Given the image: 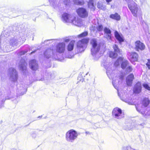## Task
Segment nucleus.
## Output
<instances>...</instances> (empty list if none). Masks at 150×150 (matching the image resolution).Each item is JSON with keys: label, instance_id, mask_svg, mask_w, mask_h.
<instances>
[{"label": "nucleus", "instance_id": "nucleus-1", "mask_svg": "<svg viewBox=\"0 0 150 150\" xmlns=\"http://www.w3.org/2000/svg\"><path fill=\"white\" fill-rule=\"evenodd\" d=\"M9 35V34L7 30L3 32L0 36V52H8L13 50L23 44L25 39L24 38H19L18 39L16 37H14L11 39L9 41V45L4 41Z\"/></svg>", "mask_w": 150, "mask_h": 150}, {"label": "nucleus", "instance_id": "nucleus-2", "mask_svg": "<svg viewBox=\"0 0 150 150\" xmlns=\"http://www.w3.org/2000/svg\"><path fill=\"white\" fill-rule=\"evenodd\" d=\"M66 45L64 42H59L57 44L55 47H53L52 49V53L51 54L48 55L47 57H49L52 56L55 59H59V54L63 53L65 50Z\"/></svg>", "mask_w": 150, "mask_h": 150}, {"label": "nucleus", "instance_id": "nucleus-3", "mask_svg": "<svg viewBox=\"0 0 150 150\" xmlns=\"http://www.w3.org/2000/svg\"><path fill=\"white\" fill-rule=\"evenodd\" d=\"M91 43L92 46L91 49L92 55L96 58H99L101 56L99 54L100 47V45L97 43V40L95 39L91 40Z\"/></svg>", "mask_w": 150, "mask_h": 150}, {"label": "nucleus", "instance_id": "nucleus-4", "mask_svg": "<svg viewBox=\"0 0 150 150\" xmlns=\"http://www.w3.org/2000/svg\"><path fill=\"white\" fill-rule=\"evenodd\" d=\"M109 57L112 59V52L110 51L109 53ZM112 59L110 62L104 63L103 65L106 69V73L107 75L110 80H112Z\"/></svg>", "mask_w": 150, "mask_h": 150}, {"label": "nucleus", "instance_id": "nucleus-5", "mask_svg": "<svg viewBox=\"0 0 150 150\" xmlns=\"http://www.w3.org/2000/svg\"><path fill=\"white\" fill-rule=\"evenodd\" d=\"M78 135V133L76 131L70 129L66 133L65 139L68 142L73 143L76 139Z\"/></svg>", "mask_w": 150, "mask_h": 150}, {"label": "nucleus", "instance_id": "nucleus-6", "mask_svg": "<svg viewBox=\"0 0 150 150\" xmlns=\"http://www.w3.org/2000/svg\"><path fill=\"white\" fill-rule=\"evenodd\" d=\"M125 0L127 3L128 8L133 16L137 17V13L138 10L137 4L132 0Z\"/></svg>", "mask_w": 150, "mask_h": 150}, {"label": "nucleus", "instance_id": "nucleus-7", "mask_svg": "<svg viewBox=\"0 0 150 150\" xmlns=\"http://www.w3.org/2000/svg\"><path fill=\"white\" fill-rule=\"evenodd\" d=\"M88 39L84 38L78 42L77 44V51L78 52H83L86 47Z\"/></svg>", "mask_w": 150, "mask_h": 150}, {"label": "nucleus", "instance_id": "nucleus-8", "mask_svg": "<svg viewBox=\"0 0 150 150\" xmlns=\"http://www.w3.org/2000/svg\"><path fill=\"white\" fill-rule=\"evenodd\" d=\"M8 75L9 77L10 80L13 83L17 82L18 75L17 71L15 69L10 68L8 71Z\"/></svg>", "mask_w": 150, "mask_h": 150}, {"label": "nucleus", "instance_id": "nucleus-9", "mask_svg": "<svg viewBox=\"0 0 150 150\" xmlns=\"http://www.w3.org/2000/svg\"><path fill=\"white\" fill-rule=\"evenodd\" d=\"M75 17L73 15L69 14L67 13H64L62 16V21L65 23H71L72 19H74Z\"/></svg>", "mask_w": 150, "mask_h": 150}, {"label": "nucleus", "instance_id": "nucleus-10", "mask_svg": "<svg viewBox=\"0 0 150 150\" xmlns=\"http://www.w3.org/2000/svg\"><path fill=\"white\" fill-rule=\"evenodd\" d=\"M115 117L118 119H121L124 117V114L122 112V110L118 108H116L113 109Z\"/></svg>", "mask_w": 150, "mask_h": 150}, {"label": "nucleus", "instance_id": "nucleus-11", "mask_svg": "<svg viewBox=\"0 0 150 150\" xmlns=\"http://www.w3.org/2000/svg\"><path fill=\"white\" fill-rule=\"evenodd\" d=\"M78 15L82 18L87 17L88 15V12L86 9L83 8H80L76 10Z\"/></svg>", "mask_w": 150, "mask_h": 150}, {"label": "nucleus", "instance_id": "nucleus-12", "mask_svg": "<svg viewBox=\"0 0 150 150\" xmlns=\"http://www.w3.org/2000/svg\"><path fill=\"white\" fill-rule=\"evenodd\" d=\"M128 55V59L132 63L138 61L139 56L136 52H129Z\"/></svg>", "mask_w": 150, "mask_h": 150}, {"label": "nucleus", "instance_id": "nucleus-13", "mask_svg": "<svg viewBox=\"0 0 150 150\" xmlns=\"http://www.w3.org/2000/svg\"><path fill=\"white\" fill-rule=\"evenodd\" d=\"M17 63H18L19 67L20 70L23 71L26 70L27 64L25 63L24 59L21 58L19 61H17Z\"/></svg>", "mask_w": 150, "mask_h": 150}, {"label": "nucleus", "instance_id": "nucleus-14", "mask_svg": "<svg viewBox=\"0 0 150 150\" xmlns=\"http://www.w3.org/2000/svg\"><path fill=\"white\" fill-rule=\"evenodd\" d=\"M142 84L140 82H138L134 85L133 89V91L134 93L138 94L142 91Z\"/></svg>", "mask_w": 150, "mask_h": 150}, {"label": "nucleus", "instance_id": "nucleus-15", "mask_svg": "<svg viewBox=\"0 0 150 150\" xmlns=\"http://www.w3.org/2000/svg\"><path fill=\"white\" fill-rule=\"evenodd\" d=\"M135 49L138 51H143L145 48V46L144 43L140 41H137L135 42Z\"/></svg>", "mask_w": 150, "mask_h": 150}, {"label": "nucleus", "instance_id": "nucleus-16", "mask_svg": "<svg viewBox=\"0 0 150 150\" xmlns=\"http://www.w3.org/2000/svg\"><path fill=\"white\" fill-rule=\"evenodd\" d=\"M114 35L116 40L118 41L119 43L121 45L122 42L124 40V38L122 35L119 33L117 31H115L114 32Z\"/></svg>", "mask_w": 150, "mask_h": 150}, {"label": "nucleus", "instance_id": "nucleus-17", "mask_svg": "<svg viewBox=\"0 0 150 150\" xmlns=\"http://www.w3.org/2000/svg\"><path fill=\"white\" fill-rule=\"evenodd\" d=\"M30 68L33 70L36 71L38 68V64L36 60L33 59L31 60L29 63Z\"/></svg>", "mask_w": 150, "mask_h": 150}, {"label": "nucleus", "instance_id": "nucleus-18", "mask_svg": "<svg viewBox=\"0 0 150 150\" xmlns=\"http://www.w3.org/2000/svg\"><path fill=\"white\" fill-rule=\"evenodd\" d=\"M129 120H128L125 122V125H124L123 128L126 130L128 131L131 130L134 127L133 125H132L131 123L129 122Z\"/></svg>", "mask_w": 150, "mask_h": 150}, {"label": "nucleus", "instance_id": "nucleus-19", "mask_svg": "<svg viewBox=\"0 0 150 150\" xmlns=\"http://www.w3.org/2000/svg\"><path fill=\"white\" fill-rule=\"evenodd\" d=\"M134 79V76L132 74L128 75L126 79V83L127 85L129 86H131L133 80Z\"/></svg>", "mask_w": 150, "mask_h": 150}, {"label": "nucleus", "instance_id": "nucleus-20", "mask_svg": "<svg viewBox=\"0 0 150 150\" xmlns=\"http://www.w3.org/2000/svg\"><path fill=\"white\" fill-rule=\"evenodd\" d=\"M113 49H114V52H113V58L116 57L118 54H120V50L116 44H115L114 46H113Z\"/></svg>", "mask_w": 150, "mask_h": 150}, {"label": "nucleus", "instance_id": "nucleus-21", "mask_svg": "<svg viewBox=\"0 0 150 150\" xmlns=\"http://www.w3.org/2000/svg\"><path fill=\"white\" fill-rule=\"evenodd\" d=\"M71 23H72L75 25L79 26H81L82 24V21L81 20L80 18H77L76 19L75 17L74 19H72V21L71 22Z\"/></svg>", "mask_w": 150, "mask_h": 150}, {"label": "nucleus", "instance_id": "nucleus-22", "mask_svg": "<svg viewBox=\"0 0 150 150\" xmlns=\"http://www.w3.org/2000/svg\"><path fill=\"white\" fill-rule=\"evenodd\" d=\"M104 31L105 34H106V38L108 40H111V31L110 30L107 28H105L104 29Z\"/></svg>", "mask_w": 150, "mask_h": 150}, {"label": "nucleus", "instance_id": "nucleus-23", "mask_svg": "<svg viewBox=\"0 0 150 150\" xmlns=\"http://www.w3.org/2000/svg\"><path fill=\"white\" fill-rule=\"evenodd\" d=\"M52 48H53V47H52L50 48H48L45 52L44 53V55L46 58H49L51 57L52 58L54 59V58L52 57V56H51L49 57H47V56H48L49 55H50V54H51V53H52Z\"/></svg>", "mask_w": 150, "mask_h": 150}, {"label": "nucleus", "instance_id": "nucleus-24", "mask_svg": "<svg viewBox=\"0 0 150 150\" xmlns=\"http://www.w3.org/2000/svg\"><path fill=\"white\" fill-rule=\"evenodd\" d=\"M88 73V72L86 74L84 73L83 72H81L78 76V80L80 81L83 82L84 80V77H85V75H87Z\"/></svg>", "mask_w": 150, "mask_h": 150}, {"label": "nucleus", "instance_id": "nucleus-25", "mask_svg": "<svg viewBox=\"0 0 150 150\" xmlns=\"http://www.w3.org/2000/svg\"><path fill=\"white\" fill-rule=\"evenodd\" d=\"M88 6L91 10L94 11L95 10V7L94 6L93 0H90L88 3Z\"/></svg>", "mask_w": 150, "mask_h": 150}, {"label": "nucleus", "instance_id": "nucleus-26", "mask_svg": "<svg viewBox=\"0 0 150 150\" xmlns=\"http://www.w3.org/2000/svg\"><path fill=\"white\" fill-rule=\"evenodd\" d=\"M75 41H71L67 46V50L68 51H71L74 49V46Z\"/></svg>", "mask_w": 150, "mask_h": 150}, {"label": "nucleus", "instance_id": "nucleus-27", "mask_svg": "<svg viewBox=\"0 0 150 150\" xmlns=\"http://www.w3.org/2000/svg\"><path fill=\"white\" fill-rule=\"evenodd\" d=\"M129 64V62L127 60H124L122 61V62L121 66L122 68L123 69H125L127 66Z\"/></svg>", "mask_w": 150, "mask_h": 150}, {"label": "nucleus", "instance_id": "nucleus-28", "mask_svg": "<svg viewBox=\"0 0 150 150\" xmlns=\"http://www.w3.org/2000/svg\"><path fill=\"white\" fill-rule=\"evenodd\" d=\"M121 19V16L118 13H115L113 14V19L117 21H119Z\"/></svg>", "mask_w": 150, "mask_h": 150}, {"label": "nucleus", "instance_id": "nucleus-29", "mask_svg": "<svg viewBox=\"0 0 150 150\" xmlns=\"http://www.w3.org/2000/svg\"><path fill=\"white\" fill-rule=\"evenodd\" d=\"M150 101L148 98H144L143 102V105L145 107H147L149 104Z\"/></svg>", "mask_w": 150, "mask_h": 150}, {"label": "nucleus", "instance_id": "nucleus-30", "mask_svg": "<svg viewBox=\"0 0 150 150\" xmlns=\"http://www.w3.org/2000/svg\"><path fill=\"white\" fill-rule=\"evenodd\" d=\"M122 60V57H119L115 62L114 65L116 67L119 66Z\"/></svg>", "mask_w": 150, "mask_h": 150}, {"label": "nucleus", "instance_id": "nucleus-31", "mask_svg": "<svg viewBox=\"0 0 150 150\" xmlns=\"http://www.w3.org/2000/svg\"><path fill=\"white\" fill-rule=\"evenodd\" d=\"M74 3L77 5H82L84 4V1L83 0H74Z\"/></svg>", "mask_w": 150, "mask_h": 150}, {"label": "nucleus", "instance_id": "nucleus-32", "mask_svg": "<svg viewBox=\"0 0 150 150\" xmlns=\"http://www.w3.org/2000/svg\"><path fill=\"white\" fill-rule=\"evenodd\" d=\"M88 32H84L81 34L79 35L78 36V38H82L87 36L88 35Z\"/></svg>", "mask_w": 150, "mask_h": 150}, {"label": "nucleus", "instance_id": "nucleus-33", "mask_svg": "<svg viewBox=\"0 0 150 150\" xmlns=\"http://www.w3.org/2000/svg\"><path fill=\"white\" fill-rule=\"evenodd\" d=\"M122 150H135L134 149L132 148L130 146H125L122 148Z\"/></svg>", "mask_w": 150, "mask_h": 150}, {"label": "nucleus", "instance_id": "nucleus-34", "mask_svg": "<svg viewBox=\"0 0 150 150\" xmlns=\"http://www.w3.org/2000/svg\"><path fill=\"white\" fill-rule=\"evenodd\" d=\"M19 89L20 91H21V92L20 93H19L20 95H22L24 94V92L26 91L25 88H24L23 86L22 87V88H21Z\"/></svg>", "mask_w": 150, "mask_h": 150}, {"label": "nucleus", "instance_id": "nucleus-35", "mask_svg": "<svg viewBox=\"0 0 150 150\" xmlns=\"http://www.w3.org/2000/svg\"><path fill=\"white\" fill-rule=\"evenodd\" d=\"M97 30L99 31H101L103 30V27L102 25H98L97 27Z\"/></svg>", "mask_w": 150, "mask_h": 150}, {"label": "nucleus", "instance_id": "nucleus-36", "mask_svg": "<svg viewBox=\"0 0 150 150\" xmlns=\"http://www.w3.org/2000/svg\"><path fill=\"white\" fill-rule=\"evenodd\" d=\"M142 86L145 89L149 91H150V87L147 84L143 83L142 84Z\"/></svg>", "mask_w": 150, "mask_h": 150}, {"label": "nucleus", "instance_id": "nucleus-37", "mask_svg": "<svg viewBox=\"0 0 150 150\" xmlns=\"http://www.w3.org/2000/svg\"><path fill=\"white\" fill-rule=\"evenodd\" d=\"M133 70L131 66H129L126 69V71L127 72H130L132 71Z\"/></svg>", "mask_w": 150, "mask_h": 150}, {"label": "nucleus", "instance_id": "nucleus-38", "mask_svg": "<svg viewBox=\"0 0 150 150\" xmlns=\"http://www.w3.org/2000/svg\"><path fill=\"white\" fill-rule=\"evenodd\" d=\"M147 62L146 63V64L148 68V69H150V59H147Z\"/></svg>", "mask_w": 150, "mask_h": 150}, {"label": "nucleus", "instance_id": "nucleus-39", "mask_svg": "<svg viewBox=\"0 0 150 150\" xmlns=\"http://www.w3.org/2000/svg\"><path fill=\"white\" fill-rule=\"evenodd\" d=\"M49 1L50 4L54 6V5L57 4V3L56 2V0L54 1V0H49Z\"/></svg>", "mask_w": 150, "mask_h": 150}, {"label": "nucleus", "instance_id": "nucleus-40", "mask_svg": "<svg viewBox=\"0 0 150 150\" xmlns=\"http://www.w3.org/2000/svg\"><path fill=\"white\" fill-rule=\"evenodd\" d=\"M27 52V51H21L18 53V55L19 56H21L25 54V53Z\"/></svg>", "mask_w": 150, "mask_h": 150}, {"label": "nucleus", "instance_id": "nucleus-41", "mask_svg": "<svg viewBox=\"0 0 150 150\" xmlns=\"http://www.w3.org/2000/svg\"><path fill=\"white\" fill-rule=\"evenodd\" d=\"M55 40L54 39L46 40L45 41V43L46 42H48V44L49 43H52Z\"/></svg>", "mask_w": 150, "mask_h": 150}, {"label": "nucleus", "instance_id": "nucleus-42", "mask_svg": "<svg viewBox=\"0 0 150 150\" xmlns=\"http://www.w3.org/2000/svg\"><path fill=\"white\" fill-rule=\"evenodd\" d=\"M70 1V0H64L63 2L65 5L67 6L69 4Z\"/></svg>", "mask_w": 150, "mask_h": 150}, {"label": "nucleus", "instance_id": "nucleus-43", "mask_svg": "<svg viewBox=\"0 0 150 150\" xmlns=\"http://www.w3.org/2000/svg\"><path fill=\"white\" fill-rule=\"evenodd\" d=\"M136 109L142 115H144V111H141V110L138 107H136Z\"/></svg>", "mask_w": 150, "mask_h": 150}, {"label": "nucleus", "instance_id": "nucleus-44", "mask_svg": "<svg viewBox=\"0 0 150 150\" xmlns=\"http://www.w3.org/2000/svg\"><path fill=\"white\" fill-rule=\"evenodd\" d=\"M97 7L99 8L100 9H103L102 6H101L99 4V3H98V5Z\"/></svg>", "mask_w": 150, "mask_h": 150}, {"label": "nucleus", "instance_id": "nucleus-45", "mask_svg": "<svg viewBox=\"0 0 150 150\" xmlns=\"http://www.w3.org/2000/svg\"><path fill=\"white\" fill-rule=\"evenodd\" d=\"M31 135L33 138H35L36 137V134H32Z\"/></svg>", "mask_w": 150, "mask_h": 150}, {"label": "nucleus", "instance_id": "nucleus-46", "mask_svg": "<svg viewBox=\"0 0 150 150\" xmlns=\"http://www.w3.org/2000/svg\"><path fill=\"white\" fill-rule=\"evenodd\" d=\"M69 40L68 39H65L64 40V41L65 42H69Z\"/></svg>", "mask_w": 150, "mask_h": 150}, {"label": "nucleus", "instance_id": "nucleus-47", "mask_svg": "<svg viewBox=\"0 0 150 150\" xmlns=\"http://www.w3.org/2000/svg\"><path fill=\"white\" fill-rule=\"evenodd\" d=\"M73 56H67V57L68 58H71L73 57Z\"/></svg>", "mask_w": 150, "mask_h": 150}, {"label": "nucleus", "instance_id": "nucleus-48", "mask_svg": "<svg viewBox=\"0 0 150 150\" xmlns=\"http://www.w3.org/2000/svg\"><path fill=\"white\" fill-rule=\"evenodd\" d=\"M42 115L40 116H39L38 117V118L39 119H40L42 118Z\"/></svg>", "mask_w": 150, "mask_h": 150}, {"label": "nucleus", "instance_id": "nucleus-49", "mask_svg": "<svg viewBox=\"0 0 150 150\" xmlns=\"http://www.w3.org/2000/svg\"><path fill=\"white\" fill-rule=\"evenodd\" d=\"M85 133L86 134H90L89 132L88 131L86 132Z\"/></svg>", "mask_w": 150, "mask_h": 150}, {"label": "nucleus", "instance_id": "nucleus-50", "mask_svg": "<svg viewBox=\"0 0 150 150\" xmlns=\"http://www.w3.org/2000/svg\"><path fill=\"white\" fill-rule=\"evenodd\" d=\"M107 2L109 3L111 1V0H106Z\"/></svg>", "mask_w": 150, "mask_h": 150}, {"label": "nucleus", "instance_id": "nucleus-51", "mask_svg": "<svg viewBox=\"0 0 150 150\" xmlns=\"http://www.w3.org/2000/svg\"><path fill=\"white\" fill-rule=\"evenodd\" d=\"M36 50H35V51H33V52H31L30 53V54H32L34 52H36Z\"/></svg>", "mask_w": 150, "mask_h": 150}, {"label": "nucleus", "instance_id": "nucleus-52", "mask_svg": "<svg viewBox=\"0 0 150 150\" xmlns=\"http://www.w3.org/2000/svg\"><path fill=\"white\" fill-rule=\"evenodd\" d=\"M110 17L111 18H112V14L110 15Z\"/></svg>", "mask_w": 150, "mask_h": 150}, {"label": "nucleus", "instance_id": "nucleus-53", "mask_svg": "<svg viewBox=\"0 0 150 150\" xmlns=\"http://www.w3.org/2000/svg\"><path fill=\"white\" fill-rule=\"evenodd\" d=\"M117 91H118V90H117ZM118 95L119 96V93L118 92Z\"/></svg>", "mask_w": 150, "mask_h": 150}]
</instances>
